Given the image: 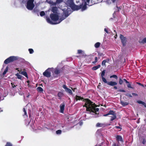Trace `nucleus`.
<instances>
[{"label":"nucleus","instance_id":"nucleus-1","mask_svg":"<svg viewBox=\"0 0 146 146\" xmlns=\"http://www.w3.org/2000/svg\"><path fill=\"white\" fill-rule=\"evenodd\" d=\"M52 11L53 13L50 15V17L51 19V20L48 17H47L46 20L47 22L52 25H55L60 23L64 19L71 13L70 8H64L62 9L63 11V15H61L57 12L58 8L56 7H53L52 8Z\"/></svg>","mask_w":146,"mask_h":146},{"label":"nucleus","instance_id":"nucleus-2","mask_svg":"<svg viewBox=\"0 0 146 146\" xmlns=\"http://www.w3.org/2000/svg\"><path fill=\"white\" fill-rule=\"evenodd\" d=\"M84 102L85 104L84 107H86L87 111L92 113H94L99 111V108H96V105L89 99L85 100Z\"/></svg>","mask_w":146,"mask_h":146},{"label":"nucleus","instance_id":"nucleus-3","mask_svg":"<svg viewBox=\"0 0 146 146\" xmlns=\"http://www.w3.org/2000/svg\"><path fill=\"white\" fill-rule=\"evenodd\" d=\"M68 8L70 9L71 11H72L71 13L72 12V10L73 11H77L81 9V11H83L86 10V7L83 6V4L82 3L80 5L78 6L75 5L74 3L70 8Z\"/></svg>","mask_w":146,"mask_h":146},{"label":"nucleus","instance_id":"nucleus-4","mask_svg":"<svg viewBox=\"0 0 146 146\" xmlns=\"http://www.w3.org/2000/svg\"><path fill=\"white\" fill-rule=\"evenodd\" d=\"M82 3L83 4V6L85 7L86 9H87V5L91 6L95 3V2L93 0H84Z\"/></svg>","mask_w":146,"mask_h":146},{"label":"nucleus","instance_id":"nucleus-5","mask_svg":"<svg viewBox=\"0 0 146 146\" xmlns=\"http://www.w3.org/2000/svg\"><path fill=\"white\" fill-rule=\"evenodd\" d=\"M34 0H29L27 2L26 8L29 10H32L35 6Z\"/></svg>","mask_w":146,"mask_h":146},{"label":"nucleus","instance_id":"nucleus-6","mask_svg":"<svg viewBox=\"0 0 146 146\" xmlns=\"http://www.w3.org/2000/svg\"><path fill=\"white\" fill-rule=\"evenodd\" d=\"M51 72H52L53 76L54 77L57 76L60 72V70L58 67L55 68H51Z\"/></svg>","mask_w":146,"mask_h":146},{"label":"nucleus","instance_id":"nucleus-7","mask_svg":"<svg viewBox=\"0 0 146 146\" xmlns=\"http://www.w3.org/2000/svg\"><path fill=\"white\" fill-rule=\"evenodd\" d=\"M51 68H48L43 73V74L46 77H49L51 76Z\"/></svg>","mask_w":146,"mask_h":146},{"label":"nucleus","instance_id":"nucleus-8","mask_svg":"<svg viewBox=\"0 0 146 146\" xmlns=\"http://www.w3.org/2000/svg\"><path fill=\"white\" fill-rule=\"evenodd\" d=\"M30 123H31L30 124L31 126L33 129L34 130H36V129L34 125L35 122L33 120H31L30 122H29V121L27 120L25 121V124L27 125H28Z\"/></svg>","mask_w":146,"mask_h":146},{"label":"nucleus","instance_id":"nucleus-9","mask_svg":"<svg viewBox=\"0 0 146 146\" xmlns=\"http://www.w3.org/2000/svg\"><path fill=\"white\" fill-rule=\"evenodd\" d=\"M5 65H3V68L1 69L0 72V76L1 77H3L7 73L8 70V66H7L5 70H4L3 68Z\"/></svg>","mask_w":146,"mask_h":146},{"label":"nucleus","instance_id":"nucleus-10","mask_svg":"<svg viewBox=\"0 0 146 146\" xmlns=\"http://www.w3.org/2000/svg\"><path fill=\"white\" fill-rule=\"evenodd\" d=\"M7 94H5L3 89L2 88H0V98L1 100H3L4 99V98L5 97Z\"/></svg>","mask_w":146,"mask_h":146},{"label":"nucleus","instance_id":"nucleus-11","mask_svg":"<svg viewBox=\"0 0 146 146\" xmlns=\"http://www.w3.org/2000/svg\"><path fill=\"white\" fill-rule=\"evenodd\" d=\"M62 87L65 90V91L70 95L72 94V91L70 89L68 88L64 84L62 86Z\"/></svg>","mask_w":146,"mask_h":146},{"label":"nucleus","instance_id":"nucleus-12","mask_svg":"<svg viewBox=\"0 0 146 146\" xmlns=\"http://www.w3.org/2000/svg\"><path fill=\"white\" fill-rule=\"evenodd\" d=\"M120 38L123 45L125 46L126 42V38L122 35H120Z\"/></svg>","mask_w":146,"mask_h":146},{"label":"nucleus","instance_id":"nucleus-13","mask_svg":"<svg viewBox=\"0 0 146 146\" xmlns=\"http://www.w3.org/2000/svg\"><path fill=\"white\" fill-rule=\"evenodd\" d=\"M104 83H106L108 85L113 86L116 85L117 84V83L113 81H110V82H108L107 80H106V82L105 81L104 82Z\"/></svg>","mask_w":146,"mask_h":146},{"label":"nucleus","instance_id":"nucleus-14","mask_svg":"<svg viewBox=\"0 0 146 146\" xmlns=\"http://www.w3.org/2000/svg\"><path fill=\"white\" fill-rule=\"evenodd\" d=\"M74 3L73 0H68L66 2V4L70 7Z\"/></svg>","mask_w":146,"mask_h":146},{"label":"nucleus","instance_id":"nucleus-15","mask_svg":"<svg viewBox=\"0 0 146 146\" xmlns=\"http://www.w3.org/2000/svg\"><path fill=\"white\" fill-rule=\"evenodd\" d=\"M65 107V104L64 103L61 104L60 106V112L63 113L64 112V108Z\"/></svg>","mask_w":146,"mask_h":146},{"label":"nucleus","instance_id":"nucleus-16","mask_svg":"<svg viewBox=\"0 0 146 146\" xmlns=\"http://www.w3.org/2000/svg\"><path fill=\"white\" fill-rule=\"evenodd\" d=\"M105 72V70H103L101 74V76L102 77V79L103 82H104L106 81V79L104 77Z\"/></svg>","mask_w":146,"mask_h":146},{"label":"nucleus","instance_id":"nucleus-17","mask_svg":"<svg viewBox=\"0 0 146 146\" xmlns=\"http://www.w3.org/2000/svg\"><path fill=\"white\" fill-rule=\"evenodd\" d=\"M110 60L109 58H107L106 59L104 60L102 62V65L103 66H106V63L109 62Z\"/></svg>","mask_w":146,"mask_h":146},{"label":"nucleus","instance_id":"nucleus-18","mask_svg":"<svg viewBox=\"0 0 146 146\" xmlns=\"http://www.w3.org/2000/svg\"><path fill=\"white\" fill-rule=\"evenodd\" d=\"M17 58V57L15 56H11L9 57L11 62L17 60L18 59Z\"/></svg>","mask_w":146,"mask_h":146},{"label":"nucleus","instance_id":"nucleus-19","mask_svg":"<svg viewBox=\"0 0 146 146\" xmlns=\"http://www.w3.org/2000/svg\"><path fill=\"white\" fill-rule=\"evenodd\" d=\"M116 139L117 141H121L123 142V140L122 139V137L120 136L119 135H117L116 136Z\"/></svg>","mask_w":146,"mask_h":146},{"label":"nucleus","instance_id":"nucleus-20","mask_svg":"<svg viewBox=\"0 0 146 146\" xmlns=\"http://www.w3.org/2000/svg\"><path fill=\"white\" fill-rule=\"evenodd\" d=\"M47 2L49 4H50L51 5L55 6L56 5V3L55 2H53L52 1H48V0H46Z\"/></svg>","mask_w":146,"mask_h":146},{"label":"nucleus","instance_id":"nucleus-21","mask_svg":"<svg viewBox=\"0 0 146 146\" xmlns=\"http://www.w3.org/2000/svg\"><path fill=\"white\" fill-rule=\"evenodd\" d=\"M63 95L64 94L63 92H59L58 94V96L59 98V99H60L63 96Z\"/></svg>","mask_w":146,"mask_h":146},{"label":"nucleus","instance_id":"nucleus-22","mask_svg":"<svg viewBox=\"0 0 146 146\" xmlns=\"http://www.w3.org/2000/svg\"><path fill=\"white\" fill-rule=\"evenodd\" d=\"M100 65H98L97 66H94L92 68V69L93 70H96L100 67Z\"/></svg>","mask_w":146,"mask_h":146},{"label":"nucleus","instance_id":"nucleus-23","mask_svg":"<svg viewBox=\"0 0 146 146\" xmlns=\"http://www.w3.org/2000/svg\"><path fill=\"white\" fill-rule=\"evenodd\" d=\"M108 113L109 115H114L116 114L115 112L111 110H110L108 112Z\"/></svg>","mask_w":146,"mask_h":146},{"label":"nucleus","instance_id":"nucleus-24","mask_svg":"<svg viewBox=\"0 0 146 146\" xmlns=\"http://www.w3.org/2000/svg\"><path fill=\"white\" fill-rule=\"evenodd\" d=\"M121 103L123 106H125L128 105V103L126 102H124L123 101H121Z\"/></svg>","mask_w":146,"mask_h":146},{"label":"nucleus","instance_id":"nucleus-25","mask_svg":"<svg viewBox=\"0 0 146 146\" xmlns=\"http://www.w3.org/2000/svg\"><path fill=\"white\" fill-rule=\"evenodd\" d=\"M75 99L76 101L83 99V98L81 96L76 95L75 97Z\"/></svg>","mask_w":146,"mask_h":146},{"label":"nucleus","instance_id":"nucleus-26","mask_svg":"<svg viewBox=\"0 0 146 146\" xmlns=\"http://www.w3.org/2000/svg\"><path fill=\"white\" fill-rule=\"evenodd\" d=\"M10 62L9 58L6 59L4 61V63L5 64H7Z\"/></svg>","mask_w":146,"mask_h":146},{"label":"nucleus","instance_id":"nucleus-27","mask_svg":"<svg viewBox=\"0 0 146 146\" xmlns=\"http://www.w3.org/2000/svg\"><path fill=\"white\" fill-rule=\"evenodd\" d=\"M21 74L23 75L25 77H28L27 73H26V72L24 71H22L21 72Z\"/></svg>","mask_w":146,"mask_h":146},{"label":"nucleus","instance_id":"nucleus-28","mask_svg":"<svg viewBox=\"0 0 146 146\" xmlns=\"http://www.w3.org/2000/svg\"><path fill=\"white\" fill-rule=\"evenodd\" d=\"M100 45V43L99 42L96 43L94 45V46L96 48H98L99 47Z\"/></svg>","mask_w":146,"mask_h":146},{"label":"nucleus","instance_id":"nucleus-29","mask_svg":"<svg viewBox=\"0 0 146 146\" xmlns=\"http://www.w3.org/2000/svg\"><path fill=\"white\" fill-rule=\"evenodd\" d=\"M15 75L18 78L22 80V76L19 74L18 73H17L15 74Z\"/></svg>","mask_w":146,"mask_h":146},{"label":"nucleus","instance_id":"nucleus-30","mask_svg":"<svg viewBox=\"0 0 146 146\" xmlns=\"http://www.w3.org/2000/svg\"><path fill=\"white\" fill-rule=\"evenodd\" d=\"M111 117V118L110 119V120L111 121H113V120L115 119L116 118V114L114 115H113Z\"/></svg>","mask_w":146,"mask_h":146},{"label":"nucleus","instance_id":"nucleus-31","mask_svg":"<svg viewBox=\"0 0 146 146\" xmlns=\"http://www.w3.org/2000/svg\"><path fill=\"white\" fill-rule=\"evenodd\" d=\"M56 133L58 135H60L62 133V131L60 130H58L56 131Z\"/></svg>","mask_w":146,"mask_h":146},{"label":"nucleus","instance_id":"nucleus-32","mask_svg":"<svg viewBox=\"0 0 146 146\" xmlns=\"http://www.w3.org/2000/svg\"><path fill=\"white\" fill-rule=\"evenodd\" d=\"M11 85L13 88H14L17 86L15 83L12 82L11 83Z\"/></svg>","mask_w":146,"mask_h":146},{"label":"nucleus","instance_id":"nucleus-33","mask_svg":"<svg viewBox=\"0 0 146 146\" xmlns=\"http://www.w3.org/2000/svg\"><path fill=\"white\" fill-rule=\"evenodd\" d=\"M137 102L139 104H141L144 105V106L145 105H146L145 103L144 102L141 101H137Z\"/></svg>","mask_w":146,"mask_h":146},{"label":"nucleus","instance_id":"nucleus-34","mask_svg":"<svg viewBox=\"0 0 146 146\" xmlns=\"http://www.w3.org/2000/svg\"><path fill=\"white\" fill-rule=\"evenodd\" d=\"M37 90L38 91L42 92L43 91V89L41 87H39L37 88Z\"/></svg>","mask_w":146,"mask_h":146},{"label":"nucleus","instance_id":"nucleus-35","mask_svg":"<svg viewBox=\"0 0 146 146\" xmlns=\"http://www.w3.org/2000/svg\"><path fill=\"white\" fill-rule=\"evenodd\" d=\"M13 145L11 143L9 142H7L5 146H12Z\"/></svg>","mask_w":146,"mask_h":146},{"label":"nucleus","instance_id":"nucleus-36","mask_svg":"<svg viewBox=\"0 0 146 146\" xmlns=\"http://www.w3.org/2000/svg\"><path fill=\"white\" fill-rule=\"evenodd\" d=\"M19 2V0H15L14 2V5L16 6Z\"/></svg>","mask_w":146,"mask_h":146},{"label":"nucleus","instance_id":"nucleus-37","mask_svg":"<svg viewBox=\"0 0 146 146\" xmlns=\"http://www.w3.org/2000/svg\"><path fill=\"white\" fill-rule=\"evenodd\" d=\"M110 78H114L115 79H117V76L115 75H113L110 76Z\"/></svg>","mask_w":146,"mask_h":146},{"label":"nucleus","instance_id":"nucleus-38","mask_svg":"<svg viewBox=\"0 0 146 146\" xmlns=\"http://www.w3.org/2000/svg\"><path fill=\"white\" fill-rule=\"evenodd\" d=\"M100 130H98L97 131L96 133V134L97 135H99L100 136L101 135L100 134Z\"/></svg>","mask_w":146,"mask_h":146},{"label":"nucleus","instance_id":"nucleus-39","mask_svg":"<svg viewBox=\"0 0 146 146\" xmlns=\"http://www.w3.org/2000/svg\"><path fill=\"white\" fill-rule=\"evenodd\" d=\"M40 14L41 17H42L44 15L45 13L44 11H42L40 12Z\"/></svg>","mask_w":146,"mask_h":146},{"label":"nucleus","instance_id":"nucleus-40","mask_svg":"<svg viewBox=\"0 0 146 146\" xmlns=\"http://www.w3.org/2000/svg\"><path fill=\"white\" fill-rule=\"evenodd\" d=\"M29 53L31 54H33L34 52V50L32 48L29 49Z\"/></svg>","mask_w":146,"mask_h":146},{"label":"nucleus","instance_id":"nucleus-41","mask_svg":"<svg viewBox=\"0 0 146 146\" xmlns=\"http://www.w3.org/2000/svg\"><path fill=\"white\" fill-rule=\"evenodd\" d=\"M141 42L144 43H146V38H145L142 40Z\"/></svg>","mask_w":146,"mask_h":146},{"label":"nucleus","instance_id":"nucleus-42","mask_svg":"<svg viewBox=\"0 0 146 146\" xmlns=\"http://www.w3.org/2000/svg\"><path fill=\"white\" fill-rule=\"evenodd\" d=\"M63 1V0H56V2H55L56 3V4H59L61 2H62Z\"/></svg>","mask_w":146,"mask_h":146},{"label":"nucleus","instance_id":"nucleus-43","mask_svg":"<svg viewBox=\"0 0 146 146\" xmlns=\"http://www.w3.org/2000/svg\"><path fill=\"white\" fill-rule=\"evenodd\" d=\"M78 53L79 54H83V53H84V52L82 50H78Z\"/></svg>","mask_w":146,"mask_h":146},{"label":"nucleus","instance_id":"nucleus-44","mask_svg":"<svg viewBox=\"0 0 146 146\" xmlns=\"http://www.w3.org/2000/svg\"><path fill=\"white\" fill-rule=\"evenodd\" d=\"M39 11L38 9H34L33 11V12L34 13H37Z\"/></svg>","mask_w":146,"mask_h":146},{"label":"nucleus","instance_id":"nucleus-45","mask_svg":"<svg viewBox=\"0 0 146 146\" xmlns=\"http://www.w3.org/2000/svg\"><path fill=\"white\" fill-rule=\"evenodd\" d=\"M98 61V58L97 57H96L95 58V61L92 62L93 64H95Z\"/></svg>","mask_w":146,"mask_h":146},{"label":"nucleus","instance_id":"nucleus-46","mask_svg":"<svg viewBox=\"0 0 146 146\" xmlns=\"http://www.w3.org/2000/svg\"><path fill=\"white\" fill-rule=\"evenodd\" d=\"M102 124L100 123H98L96 124V126L97 127H101L102 126Z\"/></svg>","mask_w":146,"mask_h":146},{"label":"nucleus","instance_id":"nucleus-47","mask_svg":"<svg viewBox=\"0 0 146 146\" xmlns=\"http://www.w3.org/2000/svg\"><path fill=\"white\" fill-rule=\"evenodd\" d=\"M83 124V122L82 121H80L77 124V125H80L81 126Z\"/></svg>","mask_w":146,"mask_h":146},{"label":"nucleus","instance_id":"nucleus-48","mask_svg":"<svg viewBox=\"0 0 146 146\" xmlns=\"http://www.w3.org/2000/svg\"><path fill=\"white\" fill-rule=\"evenodd\" d=\"M123 81L120 78L119 80V83L120 84H122L123 83Z\"/></svg>","mask_w":146,"mask_h":146},{"label":"nucleus","instance_id":"nucleus-49","mask_svg":"<svg viewBox=\"0 0 146 146\" xmlns=\"http://www.w3.org/2000/svg\"><path fill=\"white\" fill-rule=\"evenodd\" d=\"M23 111L24 112L25 115H26L27 116V112L26 111L25 108H24L23 109Z\"/></svg>","mask_w":146,"mask_h":146},{"label":"nucleus","instance_id":"nucleus-50","mask_svg":"<svg viewBox=\"0 0 146 146\" xmlns=\"http://www.w3.org/2000/svg\"><path fill=\"white\" fill-rule=\"evenodd\" d=\"M112 146H119L118 144H116L115 142H113Z\"/></svg>","mask_w":146,"mask_h":146},{"label":"nucleus","instance_id":"nucleus-51","mask_svg":"<svg viewBox=\"0 0 146 146\" xmlns=\"http://www.w3.org/2000/svg\"><path fill=\"white\" fill-rule=\"evenodd\" d=\"M104 31L107 33H108V34L109 33V32L108 30V29L105 28V29H104Z\"/></svg>","mask_w":146,"mask_h":146},{"label":"nucleus","instance_id":"nucleus-52","mask_svg":"<svg viewBox=\"0 0 146 146\" xmlns=\"http://www.w3.org/2000/svg\"><path fill=\"white\" fill-rule=\"evenodd\" d=\"M127 84H127V87L128 88H133V87H131V85L129 83H127Z\"/></svg>","mask_w":146,"mask_h":146},{"label":"nucleus","instance_id":"nucleus-53","mask_svg":"<svg viewBox=\"0 0 146 146\" xmlns=\"http://www.w3.org/2000/svg\"><path fill=\"white\" fill-rule=\"evenodd\" d=\"M19 94L21 95H22L23 94V92L20 91H19Z\"/></svg>","mask_w":146,"mask_h":146},{"label":"nucleus","instance_id":"nucleus-54","mask_svg":"<svg viewBox=\"0 0 146 146\" xmlns=\"http://www.w3.org/2000/svg\"><path fill=\"white\" fill-rule=\"evenodd\" d=\"M126 96H128L129 97H132V96H131V95L130 94H125V95Z\"/></svg>","mask_w":146,"mask_h":146},{"label":"nucleus","instance_id":"nucleus-55","mask_svg":"<svg viewBox=\"0 0 146 146\" xmlns=\"http://www.w3.org/2000/svg\"><path fill=\"white\" fill-rule=\"evenodd\" d=\"M119 91L120 92H125V91L123 90H119Z\"/></svg>","mask_w":146,"mask_h":146},{"label":"nucleus","instance_id":"nucleus-56","mask_svg":"<svg viewBox=\"0 0 146 146\" xmlns=\"http://www.w3.org/2000/svg\"><path fill=\"white\" fill-rule=\"evenodd\" d=\"M116 129H121L122 128L119 126H116L115 127Z\"/></svg>","mask_w":146,"mask_h":146},{"label":"nucleus","instance_id":"nucleus-57","mask_svg":"<svg viewBox=\"0 0 146 146\" xmlns=\"http://www.w3.org/2000/svg\"><path fill=\"white\" fill-rule=\"evenodd\" d=\"M146 142V140L145 139H143L142 141V143L143 144H144Z\"/></svg>","mask_w":146,"mask_h":146},{"label":"nucleus","instance_id":"nucleus-58","mask_svg":"<svg viewBox=\"0 0 146 146\" xmlns=\"http://www.w3.org/2000/svg\"><path fill=\"white\" fill-rule=\"evenodd\" d=\"M132 95L134 96H138V95L137 94L134 93H132Z\"/></svg>","mask_w":146,"mask_h":146},{"label":"nucleus","instance_id":"nucleus-59","mask_svg":"<svg viewBox=\"0 0 146 146\" xmlns=\"http://www.w3.org/2000/svg\"><path fill=\"white\" fill-rule=\"evenodd\" d=\"M123 80L126 83H129V82L127 81L125 79H124Z\"/></svg>","mask_w":146,"mask_h":146},{"label":"nucleus","instance_id":"nucleus-60","mask_svg":"<svg viewBox=\"0 0 146 146\" xmlns=\"http://www.w3.org/2000/svg\"><path fill=\"white\" fill-rule=\"evenodd\" d=\"M71 89H72V90L74 91V92H75V90H76V88H71Z\"/></svg>","mask_w":146,"mask_h":146},{"label":"nucleus","instance_id":"nucleus-61","mask_svg":"<svg viewBox=\"0 0 146 146\" xmlns=\"http://www.w3.org/2000/svg\"><path fill=\"white\" fill-rule=\"evenodd\" d=\"M65 125L63 124H61V126L62 127V128H63L64 127Z\"/></svg>","mask_w":146,"mask_h":146},{"label":"nucleus","instance_id":"nucleus-62","mask_svg":"<svg viewBox=\"0 0 146 146\" xmlns=\"http://www.w3.org/2000/svg\"><path fill=\"white\" fill-rule=\"evenodd\" d=\"M109 115L108 114V113L106 114H104V116H108V115Z\"/></svg>","mask_w":146,"mask_h":146},{"label":"nucleus","instance_id":"nucleus-63","mask_svg":"<svg viewBox=\"0 0 146 146\" xmlns=\"http://www.w3.org/2000/svg\"><path fill=\"white\" fill-rule=\"evenodd\" d=\"M73 127H69L68 128V129H67L68 130H69L70 129H71V128H72Z\"/></svg>","mask_w":146,"mask_h":146},{"label":"nucleus","instance_id":"nucleus-64","mask_svg":"<svg viewBox=\"0 0 146 146\" xmlns=\"http://www.w3.org/2000/svg\"><path fill=\"white\" fill-rule=\"evenodd\" d=\"M137 84L140 86H141V84L140 83L137 82Z\"/></svg>","mask_w":146,"mask_h":146}]
</instances>
